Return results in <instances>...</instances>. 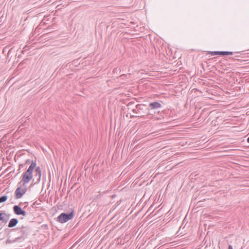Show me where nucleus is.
<instances>
[{"label": "nucleus", "mask_w": 249, "mask_h": 249, "mask_svg": "<svg viewBox=\"0 0 249 249\" xmlns=\"http://www.w3.org/2000/svg\"><path fill=\"white\" fill-rule=\"evenodd\" d=\"M18 223V221L16 218H13L10 220L8 224V227L12 228L15 227Z\"/></svg>", "instance_id": "nucleus-5"}, {"label": "nucleus", "mask_w": 249, "mask_h": 249, "mask_svg": "<svg viewBox=\"0 0 249 249\" xmlns=\"http://www.w3.org/2000/svg\"><path fill=\"white\" fill-rule=\"evenodd\" d=\"M228 249H232V246L231 245H229Z\"/></svg>", "instance_id": "nucleus-12"}, {"label": "nucleus", "mask_w": 249, "mask_h": 249, "mask_svg": "<svg viewBox=\"0 0 249 249\" xmlns=\"http://www.w3.org/2000/svg\"><path fill=\"white\" fill-rule=\"evenodd\" d=\"M73 217V213L71 212L69 214L62 213L60 214L57 217V220L61 223H64L69 220L71 219Z\"/></svg>", "instance_id": "nucleus-2"}, {"label": "nucleus", "mask_w": 249, "mask_h": 249, "mask_svg": "<svg viewBox=\"0 0 249 249\" xmlns=\"http://www.w3.org/2000/svg\"><path fill=\"white\" fill-rule=\"evenodd\" d=\"M247 141L249 143V137L248 138Z\"/></svg>", "instance_id": "nucleus-13"}, {"label": "nucleus", "mask_w": 249, "mask_h": 249, "mask_svg": "<svg viewBox=\"0 0 249 249\" xmlns=\"http://www.w3.org/2000/svg\"><path fill=\"white\" fill-rule=\"evenodd\" d=\"M6 216V215L5 213H0V220H1L3 222L5 221L4 220V217Z\"/></svg>", "instance_id": "nucleus-9"}, {"label": "nucleus", "mask_w": 249, "mask_h": 249, "mask_svg": "<svg viewBox=\"0 0 249 249\" xmlns=\"http://www.w3.org/2000/svg\"><path fill=\"white\" fill-rule=\"evenodd\" d=\"M27 191V189L25 187L19 186L15 191V195L17 199L20 198L23 196Z\"/></svg>", "instance_id": "nucleus-3"}, {"label": "nucleus", "mask_w": 249, "mask_h": 249, "mask_svg": "<svg viewBox=\"0 0 249 249\" xmlns=\"http://www.w3.org/2000/svg\"><path fill=\"white\" fill-rule=\"evenodd\" d=\"M7 199V197L6 196H2L0 197V203L3 202L5 201Z\"/></svg>", "instance_id": "nucleus-10"}, {"label": "nucleus", "mask_w": 249, "mask_h": 249, "mask_svg": "<svg viewBox=\"0 0 249 249\" xmlns=\"http://www.w3.org/2000/svg\"><path fill=\"white\" fill-rule=\"evenodd\" d=\"M36 167V163L32 162L28 170L23 174L20 182L23 185L28 183L33 178V171Z\"/></svg>", "instance_id": "nucleus-1"}, {"label": "nucleus", "mask_w": 249, "mask_h": 249, "mask_svg": "<svg viewBox=\"0 0 249 249\" xmlns=\"http://www.w3.org/2000/svg\"><path fill=\"white\" fill-rule=\"evenodd\" d=\"M212 55H219V52H211L209 53Z\"/></svg>", "instance_id": "nucleus-11"}, {"label": "nucleus", "mask_w": 249, "mask_h": 249, "mask_svg": "<svg viewBox=\"0 0 249 249\" xmlns=\"http://www.w3.org/2000/svg\"><path fill=\"white\" fill-rule=\"evenodd\" d=\"M14 213L18 215H22L23 216L26 215V212L18 206H15L14 207Z\"/></svg>", "instance_id": "nucleus-4"}, {"label": "nucleus", "mask_w": 249, "mask_h": 249, "mask_svg": "<svg viewBox=\"0 0 249 249\" xmlns=\"http://www.w3.org/2000/svg\"><path fill=\"white\" fill-rule=\"evenodd\" d=\"M232 54L233 53L231 52H219V55H232Z\"/></svg>", "instance_id": "nucleus-8"}, {"label": "nucleus", "mask_w": 249, "mask_h": 249, "mask_svg": "<svg viewBox=\"0 0 249 249\" xmlns=\"http://www.w3.org/2000/svg\"><path fill=\"white\" fill-rule=\"evenodd\" d=\"M36 176H37V181H39L41 176V170L39 167H37L36 169Z\"/></svg>", "instance_id": "nucleus-7"}, {"label": "nucleus", "mask_w": 249, "mask_h": 249, "mask_svg": "<svg viewBox=\"0 0 249 249\" xmlns=\"http://www.w3.org/2000/svg\"><path fill=\"white\" fill-rule=\"evenodd\" d=\"M149 107H151L152 109H155L160 107L161 105L159 103L156 102L150 103L149 104Z\"/></svg>", "instance_id": "nucleus-6"}]
</instances>
